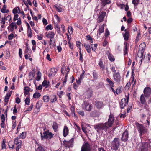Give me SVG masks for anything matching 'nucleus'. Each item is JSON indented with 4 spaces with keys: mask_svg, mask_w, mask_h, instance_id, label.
Instances as JSON below:
<instances>
[{
    "mask_svg": "<svg viewBox=\"0 0 151 151\" xmlns=\"http://www.w3.org/2000/svg\"><path fill=\"white\" fill-rule=\"evenodd\" d=\"M114 120V115L110 113V114L109 116V119L107 122H106L105 123L109 127H111L113 124Z\"/></svg>",
    "mask_w": 151,
    "mask_h": 151,
    "instance_id": "7",
    "label": "nucleus"
},
{
    "mask_svg": "<svg viewBox=\"0 0 151 151\" xmlns=\"http://www.w3.org/2000/svg\"><path fill=\"white\" fill-rule=\"evenodd\" d=\"M42 22L44 24L46 25L48 24L47 20L45 18H43L42 19Z\"/></svg>",
    "mask_w": 151,
    "mask_h": 151,
    "instance_id": "61",
    "label": "nucleus"
},
{
    "mask_svg": "<svg viewBox=\"0 0 151 151\" xmlns=\"http://www.w3.org/2000/svg\"><path fill=\"white\" fill-rule=\"evenodd\" d=\"M136 127L139 133L140 138H142V124L138 122L135 123Z\"/></svg>",
    "mask_w": 151,
    "mask_h": 151,
    "instance_id": "16",
    "label": "nucleus"
},
{
    "mask_svg": "<svg viewBox=\"0 0 151 151\" xmlns=\"http://www.w3.org/2000/svg\"><path fill=\"white\" fill-rule=\"evenodd\" d=\"M57 71V69L55 68H51L50 69V71L49 73V77H51L54 76Z\"/></svg>",
    "mask_w": 151,
    "mask_h": 151,
    "instance_id": "15",
    "label": "nucleus"
},
{
    "mask_svg": "<svg viewBox=\"0 0 151 151\" xmlns=\"http://www.w3.org/2000/svg\"><path fill=\"white\" fill-rule=\"evenodd\" d=\"M43 134V135L42 132H40L41 140H43L44 139H51L53 138L54 135V134L51 132H50L48 129H47L46 131H44Z\"/></svg>",
    "mask_w": 151,
    "mask_h": 151,
    "instance_id": "2",
    "label": "nucleus"
},
{
    "mask_svg": "<svg viewBox=\"0 0 151 151\" xmlns=\"http://www.w3.org/2000/svg\"><path fill=\"white\" fill-rule=\"evenodd\" d=\"M54 16L55 17L56 19L57 20V22H59L60 21L59 17L57 14L55 15Z\"/></svg>",
    "mask_w": 151,
    "mask_h": 151,
    "instance_id": "64",
    "label": "nucleus"
},
{
    "mask_svg": "<svg viewBox=\"0 0 151 151\" xmlns=\"http://www.w3.org/2000/svg\"><path fill=\"white\" fill-rule=\"evenodd\" d=\"M124 34L123 33V36L124 40L126 41H127L128 40L129 35V32L126 29L124 30Z\"/></svg>",
    "mask_w": 151,
    "mask_h": 151,
    "instance_id": "18",
    "label": "nucleus"
},
{
    "mask_svg": "<svg viewBox=\"0 0 151 151\" xmlns=\"http://www.w3.org/2000/svg\"><path fill=\"white\" fill-rule=\"evenodd\" d=\"M77 112L79 115L81 116L82 117L84 116V112L83 111H78Z\"/></svg>",
    "mask_w": 151,
    "mask_h": 151,
    "instance_id": "51",
    "label": "nucleus"
},
{
    "mask_svg": "<svg viewBox=\"0 0 151 151\" xmlns=\"http://www.w3.org/2000/svg\"><path fill=\"white\" fill-rule=\"evenodd\" d=\"M12 13L14 14H15L17 13H18V8H17V6L14 8L12 10Z\"/></svg>",
    "mask_w": 151,
    "mask_h": 151,
    "instance_id": "52",
    "label": "nucleus"
},
{
    "mask_svg": "<svg viewBox=\"0 0 151 151\" xmlns=\"http://www.w3.org/2000/svg\"><path fill=\"white\" fill-rule=\"evenodd\" d=\"M113 77L114 81L116 82L119 83L121 81V78L119 72L113 74Z\"/></svg>",
    "mask_w": 151,
    "mask_h": 151,
    "instance_id": "12",
    "label": "nucleus"
},
{
    "mask_svg": "<svg viewBox=\"0 0 151 151\" xmlns=\"http://www.w3.org/2000/svg\"><path fill=\"white\" fill-rule=\"evenodd\" d=\"M147 126H146V127H144V126H143V125L142 126V133H146L147 132Z\"/></svg>",
    "mask_w": 151,
    "mask_h": 151,
    "instance_id": "49",
    "label": "nucleus"
},
{
    "mask_svg": "<svg viewBox=\"0 0 151 151\" xmlns=\"http://www.w3.org/2000/svg\"><path fill=\"white\" fill-rule=\"evenodd\" d=\"M148 148V143H142V151H147Z\"/></svg>",
    "mask_w": 151,
    "mask_h": 151,
    "instance_id": "25",
    "label": "nucleus"
},
{
    "mask_svg": "<svg viewBox=\"0 0 151 151\" xmlns=\"http://www.w3.org/2000/svg\"><path fill=\"white\" fill-rule=\"evenodd\" d=\"M124 48L123 49V51L124 55H126L127 54H128V47L129 46V45L126 42H124Z\"/></svg>",
    "mask_w": 151,
    "mask_h": 151,
    "instance_id": "19",
    "label": "nucleus"
},
{
    "mask_svg": "<svg viewBox=\"0 0 151 151\" xmlns=\"http://www.w3.org/2000/svg\"><path fill=\"white\" fill-rule=\"evenodd\" d=\"M129 94H128L127 96L125 95L126 98H123L121 99L120 102V107L122 109H123L125 106L128 104L129 97Z\"/></svg>",
    "mask_w": 151,
    "mask_h": 151,
    "instance_id": "6",
    "label": "nucleus"
},
{
    "mask_svg": "<svg viewBox=\"0 0 151 151\" xmlns=\"http://www.w3.org/2000/svg\"><path fill=\"white\" fill-rule=\"evenodd\" d=\"M139 0H132V3L135 6H137L139 3Z\"/></svg>",
    "mask_w": 151,
    "mask_h": 151,
    "instance_id": "43",
    "label": "nucleus"
},
{
    "mask_svg": "<svg viewBox=\"0 0 151 151\" xmlns=\"http://www.w3.org/2000/svg\"><path fill=\"white\" fill-rule=\"evenodd\" d=\"M104 24H103L102 25L99 27V28L97 31L98 33L97 36H98L99 35V36L101 33L104 32Z\"/></svg>",
    "mask_w": 151,
    "mask_h": 151,
    "instance_id": "21",
    "label": "nucleus"
},
{
    "mask_svg": "<svg viewBox=\"0 0 151 151\" xmlns=\"http://www.w3.org/2000/svg\"><path fill=\"white\" fill-rule=\"evenodd\" d=\"M33 107V104H32L30 106L27 108V109L26 110V111H31Z\"/></svg>",
    "mask_w": 151,
    "mask_h": 151,
    "instance_id": "54",
    "label": "nucleus"
},
{
    "mask_svg": "<svg viewBox=\"0 0 151 151\" xmlns=\"http://www.w3.org/2000/svg\"><path fill=\"white\" fill-rule=\"evenodd\" d=\"M24 94L25 95H27L29 93L30 91V88L28 86H26L24 87Z\"/></svg>",
    "mask_w": 151,
    "mask_h": 151,
    "instance_id": "32",
    "label": "nucleus"
},
{
    "mask_svg": "<svg viewBox=\"0 0 151 151\" xmlns=\"http://www.w3.org/2000/svg\"><path fill=\"white\" fill-rule=\"evenodd\" d=\"M41 73L40 71H38L37 73V76L35 80L39 81L41 78Z\"/></svg>",
    "mask_w": 151,
    "mask_h": 151,
    "instance_id": "33",
    "label": "nucleus"
},
{
    "mask_svg": "<svg viewBox=\"0 0 151 151\" xmlns=\"http://www.w3.org/2000/svg\"><path fill=\"white\" fill-rule=\"evenodd\" d=\"M82 53H79V60L82 62H83V58Z\"/></svg>",
    "mask_w": 151,
    "mask_h": 151,
    "instance_id": "45",
    "label": "nucleus"
},
{
    "mask_svg": "<svg viewBox=\"0 0 151 151\" xmlns=\"http://www.w3.org/2000/svg\"><path fill=\"white\" fill-rule=\"evenodd\" d=\"M101 2L102 5L103 6H105L107 4H109L111 3L110 0H100Z\"/></svg>",
    "mask_w": 151,
    "mask_h": 151,
    "instance_id": "27",
    "label": "nucleus"
},
{
    "mask_svg": "<svg viewBox=\"0 0 151 151\" xmlns=\"http://www.w3.org/2000/svg\"><path fill=\"white\" fill-rule=\"evenodd\" d=\"M55 35V33L53 32L50 31L47 34L46 37L47 38H54Z\"/></svg>",
    "mask_w": 151,
    "mask_h": 151,
    "instance_id": "28",
    "label": "nucleus"
},
{
    "mask_svg": "<svg viewBox=\"0 0 151 151\" xmlns=\"http://www.w3.org/2000/svg\"><path fill=\"white\" fill-rule=\"evenodd\" d=\"M43 99L44 102H48L49 100L50 99L49 96L45 95L43 97Z\"/></svg>",
    "mask_w": 151,
    "mask_h": 151,
    "instance_id": "38",
    "label": "nucleus"
},
{
    "mask_svg": "<svg viewBox=\"0 0 151 151\" xmlns=\"http://www.w3.org/2000/svg\"><path fill=\"white\" fill-rule=\"evenodd\" d=\"M6 140L4 139L2 140V142L1 144L2 149H5L6 147V145L5 144Z\"/></svg>",
    "mask_w": 151,
    "mask_h": 151,
    "instance_id": "37",
    "label": "nucleus"
},
{
    "mask_svg": "<svg viewBox=\"0 0 151 151\" xmlns=\"http://www.w3.org/2000/svg\"><path fill=\"white\" fill-rule=\"evenodd\" d=\"M26 134L24 132H22V133L20 134V135L18 137V138H22V139H24L26 137Z\"/></svg>",
    "mask_w": 151,
    "mask_h": 151,
    "instance_id": "36",
    "label": "nucleus"
},
{
    "mask_svg": "<svg viewBox=\"0 0 151 151\" xmlns=\"http://www.w3.org/2000/svg\"><path fill=\"white\" fill-rule=\"evenodd\" d=\"M50 84L49 82L45 80H44L42 83V85L44 87H45L46 88H48Z\"/></svg>",
    "mask_w": 151,
    "mask_h": 151,
    "instance_id": "24",
    "label": "nucleus"
},
{
    "mask_svg": "<svg viewBox=\"0 0 151 151\" xmlns=\"http://www.w3.org/2000/svg\"><path fill=\"white\" fill-rule=\"evenodd\" d=\"M108 58L109 60L111 61H113L115 60L112 54H109L108 55Z\"/></svg>",
    "mask_w": 151,
    "mask_h": 151,
    "instance_id": "40",
    "label": "nucleus"
},
{
    "mask_svg": "<svg viewBox=\"0 0 151 151\" xmlns=\"http://www.w3.org/2000/svg\"><path fill=\"white\" fill-rule=\"evenodd\" d=\"M14 34L12 33H11L8 36V39L9 40H12L14 37Z\"/></svg>",
    "mask_w": 151,
    "mask_h": 151,
    "instance_id": "53",
    "label": "nucleus"
},
{
    "mask_svg": "<svg viewBox=\"0 0 151 151\" xmlns=\"http://www.w3.org/2000/svg\"><path fill=\"white\" fill-rule=\"evenodd\" d=\"M94 127L95 130L98 132H101L103 133L104 132L106 133L108 129V127L105 123H99L94 125Z\"/></svg>",
    "mask_w": 151,
    "mask_h": 151,
    "instance_id": "1",
    "label": "nucleus"
},
{
    "mask_svg": "<svg viewBox=\"0 0 151 151\" xmlns=\"http://www.w3.org/2000/svg\"><path fill=\"white\" fill-rule=\"evenodd\" d=\"M98 65L100 68V69L102 71L103 73H105V71H104L105 66L104 65L103 61L101 59H100L98 63Z\"/></svg>",
    "mask_w": 151,
    "mask_h": 151,
    "instance_id": "20",
    "label": "nucleus"
},
{
    "mask_svg": "<svg viewBox=\"0 0 151 151\" xmlns=\"http://www.w3.org/2000/svg\"><path fill=\"white\" fill-rule=\"evenodd\" d=\"M54 7L56 9L58 12H60L62 11V9L60 7L58 6L57 5H55Z\"/></svg>",
    "mask_w": 151,
    "mask_h": 151,
    "instance_id": "50",
    "label": "nucleus"
},
{
    "mask_svg": "<svg viewBox=\"0 0 151 151\" xmlns=\"http://www.w3.org/2000/svg\"><path fill=\"white\" fill-rule=\"evenodd\" d=\"M35 73L34 70L29 73V76H32V78L30 79V81L32 80L33 78L35 76Z\"/></svg>",
    "mask_w": 151,
    "mask_h": 151,
    "instance_id": "34",
    "label": "nucleus"
},
{
    "mask_svg": "<svg viewBox=\"0 0 151 151\" xmlns=\"http://www.w3.org/2000/svg\"><path fill=\"white\" fill-rule=\"evenodd\" d=\"M52 128L53 129L54 131L55 132L58 131V124L55 121L53 122Z\"/></svg>",
    "mask_w": 151,
    "mask_h": 151,
    "instance_id": "22",
    "label": "nucleus"
},
{
    "mask_svg": "<svg viewBox=\"0 0 151 151\" xmlns=\"http://www.w3.org/2000/svg\"><path fill=\"white\" fill-rule=\"evenodd\" d=\"M93 76L94 78L95 79H97L98 78V74L95 71H94L93 72Z\"/></svg>",
    "mask_w": 151,
    "mask_h": 151,
    "instance_id": "47",
    "label": "nucleus"
},
{
    "mask_svg": "<svg viewBox=\"0 0 151 151\" xmlns=\"http://www.w3.org/2000/svg\"><path fill=\"white\" fill-rule=\"evenodd\" d=\"M95 105L98 109H101L103 107V103L101 101L96 100L95 102Z\"/></svg>",
    "mask_w": 151,
    "mask_h": 151,
    "instance_id": "13",
    "label": "nucleus"
},
{
    "mask_svg": "<svg viewBox=\"0 0 151 151\" xmlns=\"http://www.w3.org/2000/svg\"><path fill=\"white\" fill-rule=\"evenodd\" d=\"M69 129L66 125H65L64 127L63 133V135L64 137H65L69 133Z\"/></svg>",
    "mask_w": 151,
    "mask_h": 151,
    "instance_id": "17",
    "label": "nucleus"
},
{
    "mask_svg": "<svg viewBox=\"0 0 151 151\" xmlns=\"http://www.w3.org/2000/svg\"><path fill=\"white\" fill-rule=\"evenodd\" d=\"M41 96V94L39 93L36 92L33 94V97L34 98H37Z\"/></svg>",
    "mask_w": 151,
    "mask_h": 151,
    "instance_id": "39",
    "label": "nucleus"
},
{
    "mask_svg": "<svg viewBox=\"0 0 151 151\" xmlns=\"http://www.w3.org/2000/svg\"><path fill=\"white\" fill-rule=\"evenodd\" d=\"M70 110L71 111L72 114H73V113L75 112V109L74 107L73 106H71L70 108Z\"/></svg>",
    "mask_w": 151,
    "mask_h": 151,
    "instance_id": "59",
    "label": "nucleus"
},
{
    "mask_svg": "<svg viewBox=\"0 0 151 151\" xmlns=\"http://www.w3.org/2000/svg\"><path fill=\"white\" fill-rule=\"evenodd\" d=\"M14 143L16 145V151H19V149L21 147L22 141L19 139L18 137H17L14 139Z\"/></svg>",
    "mask_w": 151,
    "mask_h": 151,
    "instance_id": "8",
    "label": "nucleus"
},
{
    "mask_svg": "<svg viewBox=\"0 0 151 151\" xmlns=\"http://www.w3.org/2000/svg\"><path fill=\"white\" fill-rule=\"evenodd\" d=\"M53 28L52 27L51 24H50L46 26L45 28V29L47 30H52L53 29Z\"/></svg>",
    "mask_w": 151,
    "mask_h": 151,
    "instance_id": "46",
    "label": "nucleus"
},
{
    "mask_svg": "<svg viewBox=\"0 0 151 151\" xmlns=\"http://www.w3.org/2000/svg\"><path fill=\"white\" fill-rule=\"evenodd\" d=\"M46 58L47 60H48L49 61H51L52 59L51 58H50V56L49 54H47V56L46 57Z\"/></svg>",
    "mask_w": 151,
    "mask_h": 151,
    "instance_id": "62",
    "label": "nucleus"
},
{
    "mask_svg": "<svg viewBox=\"0 0 151 151\" xmlns=\"http://www.w3.org/2000/svg\"><path fill=\"white\" fill-rule=\"evenodd\" d=\"M84 46L87 52L88 53H91V49L89 45L88 44H86L84 43Z\"/></svg>",
    "mask_w": 151,
    "mask_h": 151,
    "instance_id": "30",
    "label": "nucleus"
},
{
    "mask_svg": "<svg viewBox=\"0 0 151 151\" xmlns=\"http://www.w3.org/2000/svg\"><path fill=\"white\" fill-rule=\"evenodd\" d=\"M14 142L11 141H9L8 143V145L9 148L11 149H13L14 147Z\"/></svg>",
    "mask_w": 151,
    "mask_h": 151,
    "instance_id": "29",
    "label": "nucleus"
},
{
    "mask_svg": "<svg viewBox=\"0 0 151 151\" xmlns=\"http://www.w3.org/2000/svg\"><path fill=\"white\" fill-rule=\"evenodd\" d=\"M97 44H95L94 45L91 44V45L92 50L93 51H95L97 49Z\"/></svg>",
    "mask_w": 151,
    "mask_h": 151,
    "instance_id": "41",
    "label": "nucleus"
},
{
    "mask_svg": "<svg viewBox=\"0 0 151 151\" xmlns=\"http://www.w3.org/2000/svg\"><path fill=\"white\" fill-rule=\"evenodd\" d=\"M28 37H31L32 36L31 29L28 30Z\"/></svg>",
    "mask_w": 151,
    "mask_h": 151,
    "instance_id": "55",
    "label": "nucleus"
},
{
    "mask_svg": "<svg viewBox=\"0 0 151 151\" xmlns=\"http://www.w3.org/2000/svg\"><path fill=\"white\" fill-rule=\"evenodd\" d=\"M112 92L114 93H116L117 94H118L120 93L121 90L120 89L117 88L116 89V91L114 90V89L113 88H112L111 89Z\"/></svg>",
    "mask_w": 151,
    "mask_h": 151,
    "instance_id": "35",
    "label": "nucleus"
},
{
    "mask_svg": "<svg viewBox=\"0 0 151 151\" xmlns=\"http://www.w3.org/2000/svg\"><path fill=\"white\" fill-rule=\"evenodd\" d=\"M42 100H39L36 103L35 108L38 110H39L41 107L42 106Z\"/></svg>",
    "mask_w": 151,
    "mask_h": 151,
    "instance_id": "23",
    "label": "nucleus"
},
{
    "mask_svg": "<svg viewBox=\"0 0 151 151\" xmlns=\"http://www.w3.org/2000/svg\"><path fill=\"white\" fill-rule=\"evenodd\" d=\"M25 104L27 105H29L30 102V98L27 97L25 100Z\"/></svg>",
    "mask_w": 151,
    "mask_h": 151,
    "instance_id": "42",
    "label": "nucleus"
},
{
    "mask_svg": "<svg viewBox=\"0 0 151 151\" xmlns=\"http://www.w3.org/2000/svg\"><path fill=\"white\" fill-rule=\"evenodd\" d=\"M82 106L83 109L88 111H91L93 108V105L90 104L87 101H84Z\"/></svg>",
    "mask_w": 151,
    "mask_h": 151,
    "instance_id": "4",
    "label": "nucleus"
},
{
    "mask_svg": "<svg viewBox=\"0 0 151 151\" xmlns=\"http://www.w3.org/2000/svg\"><path fill=\"white\" fill-rule=\"evenodd\" d=\"M109 35V32L107 29L105 33V36L106 37H107Z\"/></svg>",
    "mask_w": 151,
    "mask_h": 151,
    "instance_id": "57",
    "label": "nucleus"
},
{
    "mask_svg": "<svg viewBox=\"0 0 151 151\" xmlns=\"http://www.w3.org/2000/svg\"><path fill=\"white\" fill-rule=\"evenodd\" d=\"M129 138V133L126 129L123 133L121 139L122 141L126 142L127 141Z\"/></svg>",
    "mask_w": 151,
    "mask_h": 151,
    "instance_id": "9",
    "label": "nucleus"
},
{
    "mask_svg": "<svg viewBox=\"0 0 151 151\" xmlns=\"http://www.w3.org/2000/svg\"><path fill=\"white\" fill-rule=\"evenodd\" d=\"M106 15V13L102 11L100 13L98 17V23H100L103 21L104 18Z\"/></svg>",
    "mask_w": 151,
    "mask_h": 151,
    "instance_id": "14",
    "label": "nucleus"
},
{
    "mask_svg": "<svg viewBox=\"0 0 151 151\" xmlns=\"http://www.w3.org/2000/svg\"><path fill=\"white\" fill-rule=\"evenodd\" d=\"M74 139V138H72L69 141H66L64 140L63 141V145L66 148H70L72 147L73 146Z\"/></svg>",
    "mask_w": 151,
    "mask_h": 151,
    "instance_id": "3",
    "label": "nucleus"
},
{
    "mask_svg": "<svg viewBox=\"0 0 151 151\" xmlns=\"http://www.w3.org/2000/svg\"><path fill=\"white\" fill-rule=\"evenodd\" d=\"M68 30L69 33L72 34L73 32V28L71 26H69L68 27Z\"/></svg>",
    "mask_w": 151,
    "mask_h": 151,
    "instance_id": "44",
    "label": "nucleus"
},
{
    "mask_svg": "<svg viewBox=\"0 0 151 151\" xmlns=\"http://www.w3.org/2000/svg\"><path fill=\"white\" fill-rule=\"evenodd\" d=\"M19 15L17 14H16L14 15V18H13V20L14 21H15L17 19H18V17Z\"/></svg>",
    "mask_w": 151,
    "mask_h": 151,
    "instance_id": "63",
    "label": "nucleus"
},
{
    "mask_svg": "<svg viewBox=\"0 0 151 151\" xmlns=\"http://www.w3.org/2000/svg\"><path fill=\"white\" fill-rule=\"evenodd\" d=\"M50 101L52 103L55 102L57 100V98L55 95H53L50 96Z\"/></svg>",
    "mask_w": 151,
    "mask_h": 151,
    "instance_id": "31",
    "label": "nucleus"
},
{
    "mask_svg": "<svg viewBox=\"0 0 151 151\" xmlns=\"http://www.w3.org/2000/svg\"><path fill=\"white\" fill-rule=\"evenodd\" d=\"M106 81L108 83H109L110 86V89H111L112 88H113L114 86V84L112 81L109 78H107L106 79Z\"/></svg>",
    "mask_w": 151,
    "mask_h": 151,
    "instance_id": "26",
    "label": "nucleus"
},
{
    "mask_svg": "<svg viewBox=\"0 0 151 151\" xmlns=\"http://www.w3.org/2000/svg\"><path fill=\"white\" fill-rule=\"evenodd\" d=\"M0 11L2 13H7L9 12V10L8 9H1Z\"/></svg>",
    "mask_w": 151,
    "mask_h": 151,
    "instance_id": "48",
    "label": "nucleus"
},
{
    "mask_svg": "<svg viewBox=\"0 0 151 151\" xmlns=\"http://www.w3.org/2000/svg\"><path fill=\"white\" fill-rule=\"evenodd\" d=\"M143 92L144 96L146 97H149L151 93V88L150 87H145L144 89Z\"/></svg>",
    "mask_w": 151,
    "mask_h": 151,
    "instance_id": "11",
    "label": "nucleus"
},
{
    "mask_svg": "<svg viewBox=\"0 0 151 151\" xmlns=\"http://www.w3.org/2000/svg\"><path fill=\"white\" fill-rule=\"evenodd\" d=\"M6 20V17H2L1 18V23L2 24H3L4 25L5 24V20Z\"/></svg>",
    "mask_w": 151,
    "mask_h": 151,
    "instance_id": "60",
    "label": "nucleus"
},
{
    "mask_svg": "<svg viewBox=\"0 0 151 151\" xmlns=\"http://www.w3.org/2000/svg\"><path fill=\"white\" fill-rule=\"evenodd\" d=\"M17 112V111L16 108V105H15L14 106L13 113L14 114H15Z\"/></svg>",
    "mask_w": 151,
    "mask_h": 151,
    "instance_id": "56",
    "label": "nucleus"
},
{
    "mask_svg": "<svg viewBox=\"0 0 151 151\" xmlns=\"http://www.w3.org/2000/svg\"><path fill=\"white\" fill-rule=\"evenodd\" d=\"M15 102L17 104H19L21 102V100L18 97H17L15 98Z\"/></svg>",
    "mask_w": 151,
    "mask_h": 151,
    "instance_id": "58",
    "label": "nucleus"
},
{
    "mask_svg": "<svg viewBox=\"0 0 151 151\" xmlns=\"http://www.w3.org/2000/svg\"><path fill=\"white\" fill-rule=\"evenodd\" d=\"M119 139L118 138H115L112 142V146L113 149L115 150H117L120 145Z\"/></svg>",
    "mask_w": 151,
    "mask_h": 151,
    "instance_id": "5",
    "label": "nucleus"
},
{
    "mask_svg": "<svg viewBox=\"0 0 151 151\" xmlns=\"http://www.w3.org/2000/svg\"><path fill=\"white\" fill-rule=\"evenodd\" d=\"M81 151H91V146L87 142H86L82 146Z\"/></svg>",
    "mask_w": 151,
    "mask_h": 151,
    "instance_id": "10",
    "label": "nucleus"
}]
</instances>
